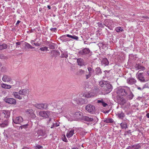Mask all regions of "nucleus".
Segmentation results:
<instances>
[{
    "label": "nucleus",
    "instance_id": "e2e57ef3",
    "mask_svg": "<svg viewBox=\"0 0 149 149\" xmlns=\"http://www.w3.org/2000/svg\"><path fill=\"white\" fill-rule=\"evenodd\" d=\"M68 38H64V40H63V41H62V42H66L68 40H67Z\"/></svg>",
    "mask_w": 149,
    "mask_h": 149
},
{
    "label": "nucleus",
    "instance_id": "8fccbe9b",
    "mask_svg": "<svg viewBox=\"0 0 149 149\" xmlns=\"http://www.w3.org/2000/svg\"><path fill=\"white\" fill-rule=\"evenodd\" d=\"M42 148V146L39 145H37L35 146V148L36 149H40Z\"/></svg>",
    "mask_w": 149,
    "mask_h": 149
},
{
    "label": "nucleus",
    "instance_id": "412c9836",
    "mask_svg": "<svg viewBox=\"0 0 149 149\" xmlns=\"http://www.w3.org/2000/svg\"><path fill=\"white\" fill-rule=\"evenodd\" d=\"M19 95V93L15 92H13L12 94V95L14 96L16 98H17L19 100H21L22 99V97L21 96Z\"/></svg>",
    "mask_w": 149,
    "mask_h": 149
},
{
    "label": "nucleus",
    "instance_id": "e433bc0d",
    "mask_svg": "<svg viewBox=\"0 0 149 149\" xmlns=\"http://www.w3.org/2000/svg\"><path fill=\"white\" fill-rule=\"evenodd\" d=\"M42 110H47L48 109V104L46 103H42Z\"/></svg>",
    "mask_w": 149,
    "mask_h": 149
},
{
    "label": "nucleus",
    "instance_id": "72a5a7b5",
    "mask_svg": "<svg viewBox=\"0 0 149 149\" xmlns=\"http://www.w3.org/2000/svg\"><path fill=\"white\" fill-rule=\"evenodd\" d=\"M94 95V94L93 92H90L87 94H85V97L87 98L91 97L93 96Z\"/></svg>",
    "mask_w": 149,
    "mask_h": 149
},
{
    "label": "nucleus",
    "instance_id": "dca6fc26",
    "mask_svg": "<svg viewBox=\"0 0 149 149\" xmlns=\"http://www.w3.org/2000/svg\"><path fill=\"white\" fill-rule=\"evenodd\" d=\"M134 67L135 68V70H144L145 69V67L143 66L141 64H136Z\"/></svg>",
    "mask_w": 149,
    "mask_h": 149
},
{
    "label": "nucleus",
    "instance_id": "39448f33",
    "mask_svg": "<svg viewBox=\"0 0 149 149\" xmlns=\"http://www.w3.org/2000/svg\"><path fill=\"white\" fill-rule=\"evenodd\" d=\"M104 90L106 92V94L110 93L112 90L113 87L109 82H107L106 84L104 86Z\"/></svg>",
    "mask_w": 149,
    "mask_h": 149
},
{
    "label": "nucleus",
    "instance_id": "2eb2a0df",
    "mask_svg": "<svg viewBox=\"0 0 149 149\" xmlns=\"http://www.w3.org/2000/svg\"><path fill=\"white\" fill-rule=\"evenodd\" d=\"M22 46L25 49H29L34 48V47L32 46L26 42H24L22 43Z\"/></svg>",
    "mask_w": 149,
    "mask_h": 149
},
{
    "label": "nucleus",
    "instance_id": "5701e85b",
    "mask_svg": "<svg viewBox=\"0 0 149 149\" xmlns=\"http://www.w3.org/2000/svg\"><path fill=\"white\" fill-rule=\"evenodd\" d=\"M8 120H5L2 123H0V126L1 127H4L8 126Z\"/></svg>",
    "mask_w": 149,
    "mask_h": 149
},
{
    "label": "nucleus",
    "instance_id": "a211bd4d",
    "mask_svg": "<svg viewBox=\"0 0 149 149\" xmlns=\"http://www.w3.org/2000/svg\"><path fill=\"white\" fill-rule=\"evenodd\" d=\"M77 63L79 65L82 66L85 65V63L83 59L81 58H79L77 59Z\"/></svg>",
    "mask_w": 149,
    "mask_h": 149
},
{
    "label": "nucleus",
    "instance_id": "ea45409f",
    "mask_svg": "<svg viewBox=\"0 0 149 149\" xmlns=\"http://www.w3.org/2000/svg\"><path fill=\"white\" fill-rule=\"evenodd\" d=\"M107 81H100L99 82V84L100 86L101 87H103L104 88V86L106 84Z\"/></svg>",
    "mask_w": 149,
    "mask_h": 149
},
{
    "label": "nucleus",
    "instance_id": "9d476101",
    "mask_svg": "<svg viewBox=\"0 0 149 149\" xmlns=\"http://www.w3.org/2000/svg\"><path fill=\"white\" fill-rule=\"evenodd\" d=\"M51 122L52 123V125L51 126V128H53L55 127H57L59 126V123H57L54 120L52 119L51 118H50L48 121V123H50Z\"/></svg>",
    "mask_w": 149,
    "mask_h": 149
},
{
    "label": "nucleus",
    "instance_id": "0e129e2a",
    "mask_svg": "<svg viewBox=\"0 0 149 149\" xmlns=\"http://www.w3.org/2000/svg\"><path fill=\"white\" fill-rule=\"evenodd\" d=\"M20 22V21H19V20H18L17 21V22L16 23V25L17 26L19 24V23Z\"/></svg>",
    "mask_w": 149,
    "mask_h": 149
},
{
    "label": "nucleus",
    "instance_id": "4c0bfd02",
    "mask_svg": "<svg viewBox=\"0 0 149 149\" xmlns=\"http://www.w3.org/2000/svg\"><path fill=\"white\" fill-rule=\"evenodd\" d=\"M42 103L36 104L35 105L36 107L40 110H42Z\"/></svg>",
    "mask_w": 149,
    "mask_h": 149
},
{
    "label": "nucleus",
    "instance_id": "393cba45",
    "mask_svg": "<svg viewBox=\"0 0 149 149\" xmlns=\"http://www.w3.org/2000/svg\"><path fill=\"white\" fill-rule=\"evenodd\" d=\"M141 143H136L132 145L133 149H139L141 148Z\"/></svg>",
    "mask_w": 149,
    "mask_h": 149
},
{
    "label": "nucleus",
    "instance_id": "6ab92c4d",
    "mask_svg": "<svg viewBox=\"0 0 149 149\" xmlns=\"http://www.w3.org/2000/svg\"><path fill=\"white\" fill-rule=\"evenodd\" d=\"M11 78L10 77L6 75H4L3 76L2 78V80L4 82L9 81H10Z\"/></svg>",
    "mask_w": 149,
    "mask_h": 149
},
{
    "label": "nucleus",
    "instance_id": "49530a36",
    "mask_svg": "<svg viewBox=\"0 0 149 149\" xmlns=\"http://www.w3.org/2000/svg\"><path fill=\"white\" fill-rule=\"evenodd\" d=\"M23 42H23V41H21L20 42H17L16 43V47H19V45H22V43Z\"/></svg>",
    "mask_w": 149,
    "mask_h": 149
},
{
    "label": "nucleus",
    "instance_id": "0eeeda50",
    "mask_svg": "<svg viewBox=\"0 0 149 149\" xmlns=\"http://www.w3.org/2000/svg\"><path fill=\"white\" fill-rule=\"evenodd\" d=\"M125 96L128 100H131L134 97V95L131 92L130 88L129 87H127V90Z\"/></svg>",
    "mask_w": 149,
    "mask_h": 149
},
{
    "label": "nucleus",
    "instance_id": "a19ab883",
    "mask_svg": "<svg viewBox=\"0 0 149 149\" xmlns=\"http://www.w3.org/2000/svg\"><path fill=\"white\" fill-rule=\"evenodd\" d=\"M53 55L56 56V57L58 56L59 55H60V53L58 51L56 50H54L53 52Z\"/></svg>",
    "mask_w": 149,
    "mask_h": 149
},
{
    "label": "nucleus",
    "instance_id": "69168bd1",
    "mask_svg": "<svg viewBox=\"0 0 149 149\" xmlns=\"http://www.w3.org/2000/svg\"><path fill=\"white\" fill-rule=\"evenodd\" d=\"M104 25L107 27H108L109 25L107 23L104 24Z\"/></svg>",
    "mask_w": 149,
    "mask_h": 149
},
{
    "label": "nucleus",
    "instance_id": "4d7b16f0",
    "mask_svg": "<svg viewBox=\"0 0 149 149\" xmlns=\"http://www.w3.org/2000/svg\"><path fill=\"white\" fill-rule=\"evenodd\" d=\"M126 149H133V147H132V145L130 146H129L126 148Z\"/></svg>",
    "mask_w": 149,
    "mask_h": 149
},
{
    "label": "nucleus",
    "instance_id": "4be33fe9",
    "mask_svg": "<svg viewBox=\"0 0 149 149\" xmlns=\"http://www.w3.org/2000/svg\"><path fill=\"white\" fill-rule=\"evenodd\" d=\"M29 125L28 123H27L24 124H21V125L19 127V129L22 130L23 129H24L26 130V129L28 128Z\"/></svg>",
    "mask_w": 149,
    "mask_h": 149
},
{
    "label": "nucleus",
    "instance_id": "4468645a",
    "mask_svg": "<svg viewBox=\"0 0 149 149\" xmlns=\"http://www.w3.org/2000/svg\"><path fill=\"white\" fill-rule=\"evenodd\" d=\"M1 116L2 117H3L5 118H6L7 119L10 116V112L9 111H5L1 113Z\"/></svg>",
    "mask_w": 149,
    "mask_h": 149
},
{
    "label": "nucleus",
    "instance_id": "09e8293b",
    "mask_svg": "<svg viewBox=\"0 0 149 149\" xmlns=\"http://www.w3.org/2000/svg\"><path fill=\"white\" fill-rule=\"evenodd\" d=\"M98 26L100 27L103 28L104 27V24H102L101 23L99 22L97 23Z\"/></svg>",
    "mask_w": 149,
    "mask_h": 149
},
{
    "label": "nucleus",
    "instance_id": "f704fd0d",
    "mask_svg": "<svg viewBox=\"0 0 149 149\" xmlns=\"http://www.w3.org/2000/svg\"><path fill=\"white\" fill-rule=\"evenodd\" d=\"M1 87L3 88L6 89H10L11 88V86L5 84H3L1 85Z\"/></svg>",
    "mask_w": 149,
    "mask_h": 149
},
{
    "label": "nucleus",
    "instance_id": "338daca9",
    "mask_svg": "<svg viewBox=\"0 0 149 149\" xmlns=\"http://www.w3.org/2000/svg\"><path fill=\"white\" fill-rule=\"evenodd\" d=\"M110 111V110H107V111H105L104 113H108Z\"/></svg>",
    "mask_w": 149,
    "mask_h": 149
},
{
    "label": "nucleus",
    "instance_id": "c756f323",
    "mask_svg": "<svg viewBox=\"0 0 149 149\" xmlns=\"http://www.w3.org/2000/svg\"><path fill=\"white\" fill-rule=\"evenodd\" d=\"M102 64H104L105 66L108 65L109 64V62L107 59L106 58H103L102 61Z\"/></svg>",
    "mask_w": 149,
    "mask_h": 149
},
{
    "label": "nucleus",
    "instance_id": "de8ad7c7",
    "mask_svg": "<svg viewBox=\"0 0 149 149\" xmlns=\"http://www.w3.org/2000/svg\"><path fill=\"white\" fill-rule=\"evenodd\" d=\"M34 41L33 40H32L31 41V43L32 45H34L36 46H40V45L39 43L38 42H34Z\"/></svg>",
    "mask_w": 149,
    "mask_h": 149
},
{
    "label": "nucleus",
    "instance_id": "f3484780",
    "mask_svg": "<svg viewBox=\"0 0 149 149\" xmlns=\"http://www.w3.org/2000/svg\"><path fill=\"white\" fill-rule=\"evenodd\" d=\"M38 134L40 136H44L46 135V132L45 130L40 129L38 131Z\"/></svg>",
    "mask_w": 149,
    "mask_h": 149
},
{
    "label": "nucleus",
    "instance_id": "680f3d73",
    "mask_svg": "<svg viewBox=\"0 0 149 149\" xmlns=\"http://www.w3.org/2000/svg\"><path fill=\"white\" fill-rule=\"evenodd\" d=\"M79 96L81 97H85V94L83 93H81L79 94Z\"/></svg>",
    "mask_w": 149,
    "mask_h": 149
},
{
    "label": "nucleus",
    "instance_id": "6e6d98bb",
    "mask_svg": "<svg viewBox=\"0 0 149 149\" xmlns=\"http://www.w3.org/2000/svg\"><path fill=\"white\" fill-rule=\"evenodd\" d=\"M63 141L65 142H67L68 141V140L65 136H64V138H63Z\"/></svg>",
    "mask_w": 149,
    "mask_h": 149
},
{
    "label": "nucleus",
    "instance_id": "ddd939ff",
    "mask_svg": "<svg viewBox=\"0 0 149 149\" xmlns=\"http://www.w3.org/2000/svg\"><path fill=\"white\" fill-rule=\"evenodd\" d=\"M127 83L130 85L135 84L136 82V80L133 78L130 77L126 80Z\"/></svg>",
    "mask_w": 149,
    "mask_h": 149
},
{
    "label": "nucleus",
    "instance_id": "c03bdc74",
    "mask_svg": "<svg viewBox=\"0 0 149 149\" xmlns=\"http://www.w3.org/2000/svg\"><path fill=\"white\" fill-rule=\"evenodd\" d=\"M79 101L80 103L81 104H85L87 103L86 100L84 99L81 98L80 99Z\"/></svg>",
    "mask_w": 149,
    "mask_h": 149
},
{
    "label": "nucleus",
    "instance_id": "7ed1b4c3",
    "mask_svg": "<svg viewBox=\"0 0 149 149\" xmlns=\"http://www.w3.org/2000/svg\"><path fill=\"white\" fill-rule=\"evenodd\" d=\"M146 74L144 72H141L140 71L136 74L137 79L142 83L146 82L148 81V79L145 77Z\"/></svg>",
    "mask_w": 149,
    "mask_h": 149
},
{
    "label": "nucleus",
    "instance_id": "423d86ee",
    "mask_svg": "<svg viewBox=\"0 0 149 149\" xmlns=\"http://www.w3.org/2000/svg\"><path fill=\"white\" fill-rule=\"evenodd\" d=\"M4 101L6 103L11 105H16L17 103L16 100L13 98H9L6 97L3 99Z\"/></svg>",
    "mask_w": 149,
    "mask_h": 149
},
{
    "label": "nucleus",
    "instance_id": "20e7f679",
    "mask_svg": "<svg viewBox=\"0 0 149 149\" xmlns=\"http://www.w3.org/2000/svg\"><path fill=\"white\" fill-rule=\"evenodd\" d=\"M127 87L126 86L125 88L122 87H119L116 89V93L117 94V95L120 96H125L127 90Z\"/></svg>",
    "mask_w": 149,
    "mask_h": 149
},
{
    "label": "nucleus",
    "instance_id": "473e14b6",
    "mask_svg": "<svg viewBox=\"0 0 149 149\" xmlns=\"http://www.w3.org/2000/svg\"><path fill=\"white\" fill-rule=\"evenodd\" d=\"M61 57L66 58L68 56L67 52L66 51L63 52V51H61Z\"/></svg>",
    "mask_w": 149,
    "mask_h": 149
},
{
    "label": "nucleus",
    "instance_id": "a18cd8bd",
    "mask_svg": "<svg viewBox=\"0 0 149 149\" xmlns=\"http://www.w3.org/2000/svg\"><path fill=\"white\" fill-rule=\"evenodd\" d=\"M48 48L46 46L40 48L39 49L43 52L46 51L47 50Z\"/></svg>",
    "mask_w": 149,
    "mask_h": 149
},
{
    "label": "nucleus",
    "instance_id": "f257e3e1",
    "mask_svg": "<svg viewBox=\"0 0 149 149\" xmlns=\"http://www.w3.org/2000/svg\"><path fill=\"white\" fill-rule=\"evenodd\" d=\"M74 120H82L86 122H96L98 120V118L95 116L89 117L86 116H83V113L80 111L77 110L75 112L73 115Z\"/></svg>",
    "mask_w": 149,
    "mask_h": 149
},
{
    "label": "nucleus",
    "instance_id": "cd10ccee",
    "mask_svg": "<svg viewBox=\"0 0 149 149\" xmlns=\"http://www.w3.org/2000/svg\"><path fill=\"white\" fill-rule=\"evenodd\" d=\"M120 125L122 129H126L127 128V126L126 122L125 121L122 122L120 124Z\"/></svg>",
    "mask_w": 149,
    "mask_h": 149
},
{
    "label": "nucleus",
    "instance_id": "aec40b11",
    "mask_svg": "<svg viewBox=\"0 0 149 149\" xmlns=\"http://www.w3.org/2000/svg\"><path fill=\"white\" fill-rule=\"evenodd\" d=\"M116 116L121 119H123V118L125 116V114L122 112H119L116 114Z\"/></svg>",
    "mask_w": 149,
    "mask_h": 149
},
{
    "label": "nucleus",
    "instance_id": "c9c22d12",
    "mask_svg": "<svg viewBox=\"0 0 149 149\" xmlns=\"http://www.w3.org/2000/svg\"><path fill=\"white\" fill-rule=\"evenodd\" d=\"M115 30L118 33H120L124 31L123 28L120 27H118L116 28Z\"/></svg>",
    "mask_w": 149,
    "mask_h": 149
},
{
    "label": "nucleus",
    "instance_id": "79ce46f5",
    "mask_svg": "<svg viewBox=\"0 0 149 149\" xmlns=\"http://www.w3.org/2000/svg\"><path fill=\"white\" fill-rule=\"evenodd\" d=\"M55 44L51 43L48 45L49 48L51 49H54L55 48Z\"/></svg>",
    "mask_w": 149,
    "mask_h": 149
},
{
    "label": "nucleus",
    "instance_id": "052dcab7",
    "mask_svg": "<svg viewBox=\"0 0 149 149\" xmlns=\"http://www.w3.org/2000/svg\"><path fill=\"white\" fill-rule=\"evenodd\" d=\"M108 28L110 30H112L113 29V27L110 25H109L108 27Z\"/></svg>",
    "mask_w": 149,
    "mask_h": 149
},
{
    "label": "nucleus",
    "instance_id": "864d4df0",
    "mask_svg": "<svg viewBox=\"0 0 149 149\" xmlns=\"http://www.w3.org/2000/svg\"><path fill=\"white\" fill-rule=\"evenodd\" d=\"M50 30L51 31H54L55 32H56V31H57V29L56 28H52L50 29Z\"/></svg>",
    "mask_w": 149,
    "mask_h": 149
},
{
    "label": "nucleus",
    "instance_id": "bb28decb",
    "mask_svg": "<svg viewBox=\"0 0 149 149\" xmlns=\"http://www.w3.org/2000/svg\"><path fill=\"white\" fill-rule=\"evenodd\" d=\"M74 130H72L70 131L68 133L66 134V136L68 138L71 137L74 134Z\"/></svg>",
    "mask_w": 149,
    "mask_h": 149
},
{
    "label": "nucleus",
    "instance_id": "b1692460",
    "mask_svg": "<svg viewBox=\"0 0 149 149\" xmlns=\"http://www.w3.org/2000/svg\"><path fill=\"white\" fill-rule=\"evenodd\" d=\"M97 103H100V104L102 105L104 107H106L108 105L107 104L105 103L102 99L98 100L97 101Z\"/></svg>",
    "mask_w": 149,
    "mask_h": 149
},
{
    "label": "nucleus",
    "instance_id": "2f4dec72",
    "mask_svg": "<svg viewBox=\"0 0 149 149\" xmlns=\"http://www.w3.org/2000/svg\"><path fill=\"white\" fill-rule=\"evenodd\" d=\"M104 122L106 123H112L114 122V120L112 118H105Z\"/></svg>",
    "mask_w": 149,
    "mask_h": 149
},
{
    "label": "nucleus",
    "instance_id": "13d9d810",
    "mask_svg": "<svg viewBox=\"0 0 149 149\" xmlns=\"http://www.w3.org/2000/svg\"><path fill=\"white\" fill-rule=\"evenodd\" d=\"M66 35V37H68V38H72V35H70L69 34H66V35Z\"/></svg>",
    "mask_w": 149,
    "mask_h": 149
},
{
    "label": "nucleus",
    "instance_id": "5fc2aeb1",
    "mask_svg": "<svg viewBox=\"0 0 149 149\" xmlns=\"http://www.w3.org/2000/svg\"><path fill=\"white\" fill-rule=\"evenodd\" d=\"M91 76L89 74H87L85 75L86 79H88V78L91 77Z\"/></svg>",
    "mask_w": 149,
    "mask_h": 149
},
{
    "label": "nucleus",
    "instance_id": "774afa93",
    "mask_svg": "<svg viewBox=\"0 0 149 149\" xmlns=\"http://www.w3.org/2000/svg\"><path fill=\"white\" fill-rule=\"evenodd\" d=\"M22 149H29V148L27 147L24 146Z\"/></svg>",
    "mask_w": 149,
    "mask_h": 149
},
{
    "label": "nucleus",
    "instance_id": "1a4fd4ad",
    "mask_svg": "<svg viewBox=\"0 0 149 149\" xmlns=\"http://www.w3.org/2000/svg\"><path fill=\"white\" fill-rule=\"evenodd\" d=\"M116 98L117 102L119 104L123 105L126 103V100L123 97L119 95H117Z\"/></svg>",
    "mask_w": 149,
    "mask_h": 149
},
{
    "label": "nucleus",
    "instance_id": "7c9ffc66",
    "mask_svg": "<svg viewBox=\"0 0 149 149\" xmlns=\"http://www.w3.org/2000/svg\"><path fill=\"white\" fill-rule=\"evenodd\" d=\"M88 72V74L91 76L92 74L94 73L95 70L94 69H92L91 67H89L87 68Z\"/></svg>",
    "mask_w": 149,
    "mask_h": 149
},
{
    "label": "nucleus",
    "instance_id": "f03ea898",
    "mask_svg": "<svg viewBox=\"0 0 149 149\" xmlns=\"http://www.w3.org/2000/svg\"><path fill=\"white\" fill-rule=\"evenodd\" d=\"M92 52L88 48H85L79 51L78 54L79 55L83 57H85L87 55L89 57L92 54Z\"/></svg>",
    "mask_w": 149,
    "mask_h": 149
},
{
    "label": "nucleus",
    "instance_id": "6e6552de",
    "mask_svg": "<svg viewBox=\"0 0 149 149\" xmlns=\"http://www.w3.org/2000/svg\"><path fill=\"white\" fill-rule=\"evenodd\" d=\"M85 109L89 113L93 114L95 112V107L93 105L88 104L85 107Z\"/></svg>",
    "mask_w": 149,
    "mask_h": 149
},
{
    "label": "nucleus",
    "instance_id": "c85d7f7f",
    "mask_svg": "<svg viewBox=\"0 0 149 149\" xmlns=\"http://www.w3.org/2000/svg\"><path fill=\"white\" fill-rule=\"evenodd\" d=\"M95 71L96 73L95 74L97 75L101 74L102 73L100 67L96 68Z\"/></svg>",
    "mask_w": 149,
    "mask_h": 149
},
{
    "label": "nucleus",
    "instance_id": "3c124183",
    "mask_svg": "<svg viewBox=\"0 0 149 149\" xmlns=\"http://www.w3.org/2000/svg\"><path fill=\"white\" fill-rule=\"evenodd\" d=\"M72 38L76 40H78L79 38L78 36H77L74 35L72 36Z\"/></svg>",
    "mask_w": 149,
    "mask_h": 149
},
{
    "label": "nucleus",
    "instance_id": "9b49d317",
    "mask_svg": "<svg viewBox=\"0 0 149 149\" xmlns=\"http://www.w3.org/2000/svg\"><path fill=\"white\" fill-rule=\"evenodd\" d=\"M39 116H40L43 118H47L49 117V112L47 111H40L39 113Z\"/></svg>",
    "mask_w": 149,
    "mask_h": 149
},
{
    "label": "nucleus",
    "instance_id": "37998d69",
    "mask_svg": "<svg viewBox=\"0 0 149 149\" xmlns=\"http://www.w3.org/2000/svg\"><path fill=\"white\" fill-rule=\"evenodd\" d=\"M85 71L82 69H79L78 72V74L79 75H81L84 73Z\"/></svg>",
    "mask_w": 149,
    "mask_h": 149
},
{
    "label": "nucleus",
    "instance_id": "603ef678",
    "mask_svg": "<svg viewBox=\"0 0 149 149\" xmlns=\"http://www.w3.org/2000/svg\"><path fill=\"white\" fill-rule=\"evenodd\" d=\"M66 35H63V36H61L60 37L59 39H60V40H61V41H63V40H64V38H66Z\"/></svg>",
    "mask_w": 149,
    "mask_h": 149
},
{
    "label": "nucleus",
    "instance_id": "f8f14e48",
    "mask_svg": "<svg viewBox=\"0 0 149 149\" xmlns=\"http://www.w3.org/2000/svg\"><path fill=\"white\" fill-rule=\"evenodd\" d=\"M13 121L15 124H20L23 121V119L21 116H19L16 117L15 119L13 118Z\"/></svg>",
    "mask_w": 149,
    "mask_h": 149
},
{
    "label": "nucleus",
    "instance_id": "bf43d9fd",
    "mask_svg": "<svg viewBox=\"0 0 149 149\" xmlns=\"http://www.w3.org/2000/svg\"><path fill=\"white\" fill-rule=\"evenodd\" d=\"M125 133H127V134H131V130H128L126 131L125 132Z\"/></svg>",
    "mask_w": 149,
    "mask_h": 149
},
{
    "label": "nucleus",
    "instance_id": "a878e982",
    "mask_svg": "<svg viewBox=\"0 0 149 149\" xmlns=\"http://www.w3.org/2000/svg\"><path fill=\"white\" fill-rule=\"evenodd\" d=\"M27 91L26 89H21L19 92V93L20 95H25L27 93Z\"/></svg>",
    "mask_w": 149,
    "mask_h": 149
},
{
    "label": "nucleus",
    "instance_id": "58836bf2",
    "mask_svg": "<svg viewBox=\"0 0 149 149\" xmlns=\"http://www.w3.org/2000/svg\"><path fill=\"white\" fill-rule=\"evenodd\" d=\"M7 45L5 44H3L2 45H0V50H2L6 49L7 48Z\"/></svg>",
    "mask_w": 149,
    "mask_h": 149
}]
</instances>
